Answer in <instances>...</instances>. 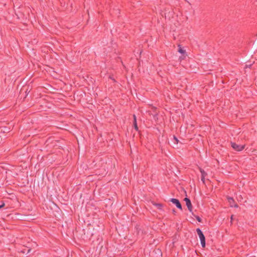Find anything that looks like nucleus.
I'll return each mask as SVG.
<instances>
[{
  "label": "nucleus",
  "mask_w": 257,
  "mask_h": 257,
  "mask_svg": "<svg viewBox=\"0 0 257 257\" xmlns=\"http://www.w3.org/2000/svg\"><path fill=\"white\" fill-rule=\"evenodd\" d=\"M231 146L235 150L237 151H240L244 148V145H239L234 143H231Z\"/></svg>",
  "instance_id": "obj_1"
},
{
  "label": "nucleus",
  "mask_w": 257,
  "mask_h": 257,
  "mask_svg": "<svg viewBox=\"0 0 257 257\" xmlns=\"http://www.w3.org/2000/svg\"><path fill=\"white\" fill-rule=\"evenodd\" d=\"M171 201L173 204H175L177 208H178L179 209L182 210V208L181 204V203H180L178 199H175V198H172L171 199Z\"/></svg>",
  "instance_id": "obj_2"
},
{
  "label": "nucleus",
  "mask_w": 257,
  "mask_h": 257,
  "mask_svg": "<svg viewBox=\"0 0 257 257\" xmlns=\"http://www.w3.org/2000/svg\"><path fill=\"white\" fill-rule=\"evenodd\" d=\"M184 201L186 202V206H187L190 212L192 211V206L190 199L188 198H185Z\"/></svg>",
  "instance_id": "obj_3"
},
{
  "label": "nucleus",
  "mask_w": 257,
  "mask_h": 257,
  "mask_svg": "<svg viewBox=\"0 0 257 257\" xmlns=\"http://www.w3.org/2000/svg\"><path fill=\"white\" fill-rule=\"evenodd\" d=\"M227 199H228V201L231 207H232L233 206L235 207H238V206L236 204L234 205V200L231 197H228Z\"/></svg>",
  "instance_id": "obj_4"
},
{
  "label": "nucleus",
  "mask_w": 257,
  "mask_h": 257,
  "mask_svg": "<svg viewBox=\"0 0 257 257\" xmlns=\"http://www.w3.org/2000/svg\"><path fill=\"white\" fill-rule=\"evenodd\" d=\"M201 245L203 247H205V238L204 235L203 236H201L199 237Z\"/></svg>",
  "instance_id": "obj_5"
},
{
  "label": "nucleus",
  "mask_w": 257,
  "mask_h": 257,
  "mask_svg": "<svg viewBox=\"0 0 257 257\" xmlns=\"http://www.w3.org/2000/svg\"><path fill=\"white\" fill-rule=\"evenodd\" d=\"M196 231L199 236V237L204 236V234H203L202 231L200 229L197 228Z\"/></svg>",
  "instance_id": "obj_6"
},
{
  "label": "nucleus",
  "mask_w": 257,
  "mask_h": 257,
  "mask_svg": "<svg viewBox=\"0 0 257 257\" xmlns=\"http://www.w3.org/2000/svg\"><path fill=\"white\" fill-rule=\"evenodd\" d=\"M178 47H179L178 52L181 54H185V50H183L182 48V47L180 46V45H179Z\"/></svg>",
  "instance_id": "obj_7"
},
{
  "label": "nucleus",
  "mask_w": 257,
  "mask_h": 257,
  "mask_svg": "<svg viewBox=\"0 0 257 257\" xmlns=\"http://www.w3.org/2000/svg\"><path fill=\"white\" fill-rule=\"evenodd\" d=\"M134 127H135V129L136 130H138V127L137 124V121L135 120V122H134Z\"/></svg>",
  "instance_id": "obj_8"
},
{
  "label": "nucleus",
  "mask_w": 257,
  "mask_h": 257,
  "mask_svg": "<svg viewBox=\"0 0 257 257\" xmlns=\"http://www.w3.org/2000/svg\"><path fill=\"white\" fill-rule=\"evenodd\" d=\"M200 172L201 173V174H202V176H205L206 175V173L204 171L202 170H200Z\"/></svg>",
  "instance_id": "obj_9"
},
{
  "label": "nucleus",
  "mask_w": 257,
  "mask_h": 257,
  "mask_svg": "<svg viewBox=\"0 0 257 257\" xmlns=\"http://www.w3.org/2000/svg\"><path fill=\"white\" fill-rule=\"evenodd\" d=\"M174 139L176 141V143L177 144L178 142V139L175 137H174Z\"/></svg>",
  "instance_id": "obj_10"
},
{
  "label": "nucleus",
  "mask_w": 257,
  "mask_h": 257,
  "mask_svg": "<svg viewBox=\"0 0 257 257\" xmlns=\"http://www.w3.org/2000/svg\"><path fill=\"white\" fill-rule=\"evenodd\" d=\"M204 179H205V176H202L201 180H202L203 182L204 181Z\"/></svg>",
  "instance_id": "obj_11"
},
{
  "label": "nucleus",
  "mask_w": 257,
  "mask_h": 257,
  "mask_svg": "<svg viewBox=\"0 0 257 257\" xmlns=\"http://www.w3.org/2000/svg\"><path fill=\"white\" fill-rule=\"evenodd\" d=\"M5 206V203H3L1 205H0V208H2Z\"/></svg>",
  "instance_id": "obj_12"
},
{
  "label": "nucleus",
  "mask_w": 257,
  "mask_h": 257,
  "mask_svg": "<svg viewBox=\"0 0 257 257\" xmlns=\"http://www.w3.org/2000/svg\"><path fill=\"white\" fill-rule=\"evenodd\" d=\"M134 122H135V120L137 121L136 116L135 115H134Z\"/></svg>",
  "instance_id": "obj_13"
},
{
  "label": "nucleus",
  "mask_w": 257,
  "mask_h": 257,
  "mask_svg": "<svg viewBox=\"0 0 257 257\" xmlns=\"http://www.w3.org/2000/svg\"><path fill=\"white\" fill-rule=\"evenodd\" d=\"M185 57V56H183V57H180V59H184Z\"/></svg>",
  "instance_id": "obj_14"
},
{
  "label": "nucleus",
  "mask_w": 257,
  "mask_h": 257,
  "mask_svg": "<svg viewBox=\"0 0 257 257\" xmlns=\"http://www.w3.org/2000/svg\"><path fill=\"white\" fill-rule=\"evenodd\" d=\"M233 220V216H231V220L232 221Z\"/></svg>",
  "instance_id": "obj_15"
},
{
  "label": "nucleus",
  "mask_w": 257,
  "mask_h": 257,
  "mask_svg": "<svg viewBox=\"0 0 257 257\" xmlns=\"http://www.w3.org/2000/svg\"><path fill=\"white\" fill-rule=\"evenodd\" d=\"M197 220L199 221H200V219L199 217L197 218Z\"/></svg>",
  "instance_id": "obj_16"
},
{
  "label": "nucleus",
  "mask_w": 257,
  "mask_h": 257,
  "mask_svg": "<svg viewBox=\"0 0 257 257\" xmlns=\"http://www.w3.org/2000/svg\"><path fill=\"white\" fill-rule=\"evenodd\" d=\"M30 251H31V249H28V252H29Z\"/></svg>",
  "instance_id": "obj_17"
}]
</instances>
